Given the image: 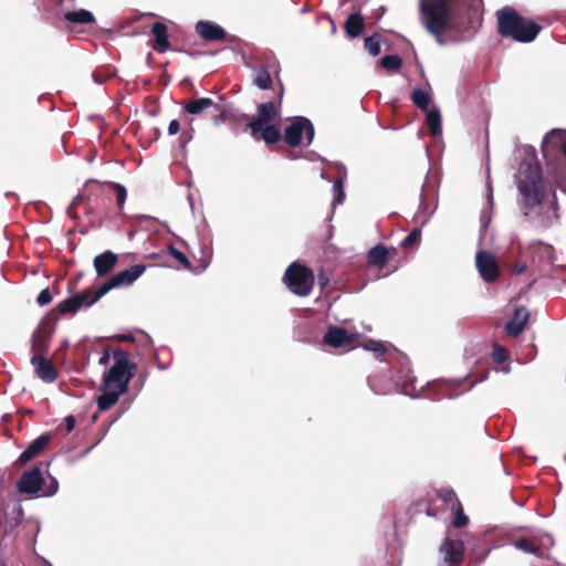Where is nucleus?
<instances>
[{"mask_svg":"<svg viewBox=\"0 0 566 566\" xmlns=\"http://www.w3.org/2000/svg\"><path fill=\"white\" fill-rule=\"evenodd\" d=\"M481 0H420L421 21L440 39L447 29L467 31L473 27Z\"/></svg>","mask_w":566,"mask_h":566,"instance_id":"nucleus-1","label":"nucleus"},{"mask_svg":"<svg viewBox=\"0 0 566 566\" xmlns=\"http://www.w3.org/2000/svg\"><path fill=\"white\" fill-rule=\"evenodd\" d=\"M516 185L522 197L524 214L541 206L546 197V187L539 163L533 155L524 159L516 174Z\"/></svg>","mask_w":566,"mask_h":566,"instance_id":"nucleus-2","label":"nucleus"},{"mask_svg":"<svg viewBox=\"0 0 566 566\" xmlns=\"http://www.w3.org/2000/svg\"><path fill=\"white\" fill-rule=\"evenodd\" d=\"M496 19L499 34L521 43L532 42L542 30L539 24L523 18L514 8L509 6L496 12Z\"/></svg>","mask_w":566,"mask_h":566,"instance_id":"nucleus-3","label":"nucleus"},{"mask_svg":"<svg viewBox=\"0 0 566 566\" xmlns=\"http://www.w3.org/2000/svg\"><path fill=\"white\" fill-rule=\"evenodd\" d=\"M114 364L104 374L102 379L103 388H118L122 391H127L130 380L136 374V364L130 361L129 354L122 349L116 348L112 353Z\"/></svg>","mask_w":566,"mask_h":566,"instance_id":"nucleus-4","label":"nucleus"},{"mask_svg":"<svg viewBox=\"0 0 566 566\" xmlns=\"http://www.w3.org/2000/svg\"><path fill=\"white\" fill-rule=\"evenodd\" d=\"M542 153L556 177H562L563 170L566 169L562 160V157L566 159V132L560 129L548 132L542 143ZM563 190L566 191L564 188Z\"/></svg>","mask_w":566,"mask_h":566,"instance_id":"nucleus-5","label":"nucleus"},{"mask_svg":"<svg viewBox=\"0 0 566 566\" xmlns=\"http://www.w3.org/2000/svg\"><path fill=\"white\" fill-rule=\"evenodd\" d=\"M283 281L293 294L304 297L311 294L315 283V275L310 268L298 262H293L286 269Z\"/></svg>","mask_w":566,"mask_h":566,"instance_id":"nucleus-6","label":"nucleus"},{"mask_svg":"<svg viewBox=\"0 0 566 566\" xmlns=\"http://www.w3.org/2000/svg\"><path fill=\"white\" fill-rule=\"evenodd\" d=\"M314 126L306 117H294L289 126L285 127L283 139L290 147H298L305 137V146H308L314 138Z\"/></svg>","mask_w":566,"mask_h":566,"instance_id":"nucleus-7","label":"nucleus"},{"mask_svg":"<svg viewBox=\"0 0 566 566\" xmlns=\"http://www.w3.org/2000/svg\"><path fill=\"white\" fill-rule=\"evenodd\" d=\"M95 292L93 287L85 289L82 293H77L66 300L60 302L56 307L46 316V318L56 321L59 315L75 314L83 306H92L97 301L95 298Z\"/></svg>","mask_w":566,"mask_h":566,"instance_id":"nucleus-8","label":"nucleus"},{"mask_svg":"<svg viewBox=\"0 0 566 566\" xmlns=\"http://www.w3.org/2000/svg\"><path fill=\"white\" fill-rule=\"evenodd\" d=\"M146 270L144 264H135L113 275L108 281L104 282L95 292L93 301H99L105 294L113 289L128 286L133 284Z\"/></svg>","mask_w":566,"mask_h":566,"instance_id":"nucleus-9","label":"nucleus"},{"mask_svg":"<svg viewBox=\"0 0 566 566\" xmlns=\"http://www.w3.org/2000/svg\"><path fill=\"white\" fill-rule=\"evenodd\" d=\"M358 340V334L349 333L346 328L340 326H328L323 343L332 348L352 347Z\"/></svg>","mask_w":566,"mask_h":566,"instance_id":"nucleus-10","label":"nucleus"},{"mask_svg":"<svg viewBox=\"0 0 566 566\" xmlns=\"http://www.w3.org/2000/svg\"><path fill=\"white\" fill-rule=\"evenodd\" d=\"M475 263L481 277L492 283L500 276V269L495 256L488 251H480L475 255Z\"/></svg>","mask_w":566,"mask_h":566,"instance_id":"nucleus-11","label":"nucleus"},{"mask_svg":"<svg viewBox=\"0 0 566 566\" xmlns=\"http://www.w3.org/2000/svg\"><path fill=\"white\" fill-rule=\"evenodd\" d=\"M397 254L398 250L396 248H387L382 243H378L368 251L367 262L381 272L391 260L396 259Z\"/></svg>","mask_w":566,"mask_h":566,"instance_id":"nucleus-12","label":"nucleus"},{"mask_svg":"<svg viewBox=\"0 0 566 566\" xmlns=\"http://www.w3.org/2000/svg\"><path fill=\"white\" fill-rule=\"evenodd\" d=\"M49 318H43L32 335L31 349L34 355H44L49 350V338L54 327L50 324Z\"/></svg>","mask_w":566,"mask_h":566,"instance_id":"nucleus-13","label":"nucleus"},{"mask_svg":"<svg viewBox=\"0 0 566 566\" xmlns=\"http://www.w3.org/2000/svg\"><path fill=\"white\" fill-rule=\"evenodd\" d=\"M279 115V109L273 102L261 103L256 108V116L245 124V129L260 128V125L271 124Z\"/></svg>","mask_w":566,"mask_h":566,"instance_id":"nucleus-14","label":"nucleus"},{"mask_svg":"<svg viewBox=\"0 0 566 566\" xmlns=\"http://www.w3.org/2000/svg\"><path fill=\"white\" fill-rule=\"evenodd\" d=\"M42 484V473L39 468L34 467L33 469L22 473L18 480L17 488L20 493L34 494L41 490Z\"/></svg>","mask_w":566,"mask_h":566,"instance_id":"nucleus-15","label":"nucleus"},{"mask_svg":"<svg viewBox=\"0 0 566 566\" xmlns=\"http://www.w3.org/2000/svg\"><path fill=\"white\" fill-rule=\"evenodd\" d=\"M443 560L448 566H460L464 556V544L460 539L446 538L441 545Z\"/></svg>","mask_w":566,"mask_h":566,"instance_id":"nucleus-16","label":"nucleus"},{"mask_svg":"<svg viewBox=\"0 0 566 566\" xmlns=\"http://www.w3.org/2000/svg\"><path fill=\"white\" fill-rule=\"evenodd\" d=\"M530 319V312L524 305L516 306L513 316L506 322L504 332L507 336L516 337L525 328Z\"/></svg>","mask_w":566,"mask_h":566,"instance_id":"nucleus-17","label":"nucleus"},{"mask_svg":"<svg viewBox=\"0 0 566 566\" xmlns=\"http://www.w3.org/2000/svg\"><path fill=\"white\" fill-rule=\"evenodd\" d=\"M31 364L34 367L36 376L44 382L51 384L57 379V369L54 367L52 361L45 358L44 356L33 355L31 357Z\"/></svg>","mask_w":566,"mask_h":566,"instance_id":"nucleus-18","label":"nucleus"},{"mask_svg":"<svg viewBox=\"0 0 566 566\" xmlns=\"http://www.w3.org/2000/svg\"><path fill=\"white\" fill-rule=\"evenodd\" d=\"M195 30L198 33V35L205 41H220L226 40L227 38L226 30L219 24L211 21H198L195 25Z\"/></svg>","mask_w":566,"mask_h":566,"instance_id":"nucleus-19","label":"nucleus"},{"mask_svg":"<svg viewBox=\"0 0 566 566\" xmlns=\"http://www.w3.org/2000/svg\"><path fill=\"white\" fill-rule=\"evenodd\" d=\"M150 34L153 36L151 46L157 53H165L170 49L168 28L165 23L156 21L151 25Z\"/></svg>","mask_w":566,"mask_h":566,"instance_id":"nucleus-20","label":"nucleus"},{"mask_svg":"<svg viewBox=\"0 0 566 566\" xmlns=\"http://www.w3.org/2000/svg\"><path fill=\"white\" fill-rule=\"evenodd\" d=\"M52 440L51 433H44L33 440L30 446L20 454L18 462L25 464L45 450Z\"/></svg>","mask_w":566,"mask_h":566,"instance_id":"nucleus-21","label":"nucleus"},{"mask_svg":"<svg viewBox=\"0 0 566 566\" xmlns=\"http://www.w3.org/2000/svg\"><path fill=\"white\" fill-rule=\"evenodd\" d=\"M118 262V255L112 251H105L97 254L93 260V265L97 276H105L113 271Z\"/></svg>","mask_w":566,"mask_h":566,"instance_id":"nucleus-22","label":"nucleus"},{"mask_svg":"<svg viewBox=\"0 0 566 566\" xmlns=\"http://www.w3.org/2000/svg\"><path fill=\"white\" fill-rule=\"evenodd\" d=\"M255 140H264L268 145H273L279 143L282 139V135L280 129L273 125H260V128L258 130L248 129Z\"/></svg>","mask_w":566,"mask_h":566,"instance_id":"nucleus-23","label":"nucleus"},{"mask_svg":"<svg viewBox=\"0 0 566 566\" xmlns=\"http://www.w3.org/2000/svg\"><path fill=\"white\" fill-rule=\"evenodd\" d=\"M365 29V19L360 13H352L344 23V31L349 39L358 38Z\"/></svg>","mask_w":566,"mask_h":566,"instance_id":"nucleus-24","label":"nucleus"},{"mask_svg":"<svg viewBox=\"0 0 566 566\" xmlns=\"http://www.w3.org/2000/svg\"><path fill=\"white\" fill-rule=\"evenodd\" d=\"M103 394L97 398V407L101 411L108 410L112 408L117 401L119 396L126 394L127 391H122L118 388H103Z\"/></svg>","mask_w":566,"mask_h":566,"instance_id":"nucleus-25","label":"nucleus"},{"mask_svg":"<svg viewBox=\"0 0 566 566\" xmlns=\"http://www.w3.org/2000/svg\"><path fill=\"white\" fill-rule=\"evenodd\" d=\"M209 108H217V104L208 97L188 101L184 106L185 112L190 115H199Z\"/></svg>","mask_w":566,"mask_h":566,"instance_id":"nucleus-26","label":"nucleus"},{"mask_svg":"<svg viewBox=\"0 0 566 566\" xmlns=\"http://www.w3.org/2000/svg\"><path fill=\"white\" fill-rule=\"evenodd\" d=\"M467 390H469V388L465 386L464 380L443 381L440 384V391L442 394V397L444 398H455L465 392Z\"/></svg>","mask_w":566,"mask_h":566,"instance_id":"nucleus-27","label":"nucleus"},{"mask_svg":"<svg viewBox=\"0 0 566 566\" xmlns=\"http://www.w3.org/2000/svg\"><path fill=\"white\" fill-rule=\"evenodd\" d=\"M64 19L73 24H90L95 21V18L92 14V12L85 9L69 11L64 14Z\"/></svg>","mask_w":566,"mask_h":566,"instance_id":"nucleus-28","label":"nucleus"},{"mask_svg":"<svg viewBox=\"0 0 566 566\" xmlns=\"http://www.w3.org/2000/svg\"><path fill=\"white\" fill-rule=\"evenodd\" d=\"M426 125L428 126L430 134L433 137H437L441 134L442 126H441V114H440L439 109L433 108V109H430L427 112Z\"/></svg>","mask_w":566,"mask_h":566,"instance_id":"nucleus-29","label":"nucleus"},{"mask_svg":"<svg viewBox=\"0 0 566 566\" xmlns=\"http://www.w3.org/2000/svg\"><path fill=\"white\" fill-rule=\"evenodd\" d=\"M451 512L453 515L452 525L455 528H463L469 524V517L465 515L462 503L457 501L451 505Z\"/></svg>","mask_w":566,"mask_h":566,"instance_id":"nucleus-30","label":"nucleus"},{"mask_svg":"<svg viewBox=\"0 0 566 566\" xmlns=\"http://www.w3.org/2000/svg\"><path fill=\"white\" fill-rule=\"evenodd\" d=\"M381 34L374 32L371 35L365 38L364 46L371 56H377L381 52Z\"/></svg>","mask_w":566,"mask_h":566,"instance_id":"nucleus-31","label":"nucleus"},{"mask_svg":"<svg viewBox=\"0 0 566 566\" xmlns=\"http://www.w3.org/2000/svg\"><path fill=\"white\" fill-rule=\"evenodd\" d=\"M253 83L261 90L272 88L273 81L266 66H262L256 71Z\"/></svg>","mask_w":566,"mask_h":566,"instance_id":"nucleus-32","label":"nucleus"},{"mask_svg":"<svg viewBox=\"0 0 566 566\" xmlns=\"http://www.w3.org/2000/svg\"><path fill=\"white\" fill-rule=\"evenodd\" d=\"M378 65L387 72H397L402 66V59L397 55H385L378 62Z\"/></svg>","mask_w":566,"mask_h":566,"instance_id":"nucleus-33","label":"nucleus"},{"mask_svg":"<svg viewBox=\"0 0 566 566\" xmlns=\"http://www.w3.org/2000/svg\"><path fill=\"white\" fill-rule=\"evenodd\" d=\"M411 101L421 111H428L430 105V95L421 88H416L411 93Z\"/></svg>","mask_w":566,"mask_h":566,"instance_id":"nucleus-34","label":"nucleus"},{"mask_svg":"<svg viewBox=\"0 0 566 566\" xmlns=\"http://www.w3.org/2000/svg\"><path fill=\"white\" fill-rule=\"evenodd\" d=\"M212 122L214 125H220L226 122L235 120V115L230 111L222 108L217 104V108H212Z\"/></svg>","mask_w":566,"mask_h":566,"instance_id":"nucleus-35","label":"nucleus"},{"mask_svg":"<svg viewBox=\"0 0 566 566\" xmlns=\"http://www.w3.org/2000/svg\"><path fill=\"white\" fill-rule=\"evenodd\" d=\"M114 74H115L114 69H112L109 66H102V67H97L93 72L92 77L96 84H104L106 81L112 78L114 76Z\"/></svg>","mask_w":566,"mask_h":566,"instance_id":"nucleus-36","label":"nucleus"},{"mask_svg":"<svg viewBox=\"0 0 566 566\" xmlns=\"http://www.w3.org/2000/svg\"><path fill=\"white\" fill-rule=\"evenodd\" d=\"M421 239V230L420 228H413L408 235L402 240L401 248L408 250L412 247L419 244Z\"/></svg>","mask_w":566,"mask_h":566,"instance_id":"nucleus-37","label":"nucleus"},{"mask_svg":"<svg viewBox=\"0 0 566 566\" xmlns=\"http://www.w3.org/2000/svg\"><path fill=\"white\" fill-rule=\"evenodd\" d=\"M169 254L186 270H191L192 265L185 253L176 249L174 245H168Z\"/></svg>","mask_w":566,"mask_h":566,"instance_id":"nucleus-38","label":"nucleus"},{"mask_svg":"<svg viewBox=\"0 0 566 566\" xmlns=\"http://www.w3.org/2000/svg\"><path fill=\"white\" fill-rule=\"evenodd\" d=\"M437 496L444 503V504H453L457 501H460L457 496V493L452 488H441L437 491Z\"/></svg>","mask_w":566,"mask_h":566,"instance_id":"nucleus-39","label":"nucleus"},{"mask_svg":"<svg viewBox=\"0 0 566 566\" xmlns=\"http://www.w3.org/2000/svg\"><path fill=\"white\" fill-rule=\"evenodd\" d=\"M333 192H334L333 203L342 205L346 197L343 178L335 179L334 185H333Z\"/></svg>","mask_w":566,"mask_h":566,"instance_id":"nucleus-40","label":"nucleus"},{"mask_svg":"<svg viewBox=\"0 0 566 566\" xmlns=\"http://www.w3.org/2000/svg\"><path fill=\"white\" fill-rule=\"evenodd\" d=\"M514 546L525 553L537 554L539 548L533 543V541L522 537L514 542Z\"/></svg>","mask_w":566,"mask_h":566,"instance_id":"nucleus-41","label":"nucleus"},{"mask_svg":"<svg viewBox=\"0 0 566 566\" xmlns=\"http://www.w3.org/2000/svg\"><path fill=\"white\" fill-rule=\"evenodd\" d=\"M361 347L366 350L374 352L377 356L382 355L386 352V347L382 343L374 339H366L361 343Z\"/></svg>","mask_w":566,"mask_h":566,"instance_id":"nucleus-42","label":"nucleus"},{"mask_svg":"<svg viewBox=\"0 0 566 566\" xmlns=\"http://www.w3.org/2000/svg\"><path fill=\"white\" fill-rule=\"evenodd\" d=\"M509 353L505 347L497 344L493 345L492 358L496 364H503L506 361Z\"/></svg>","mask_w":566,"mask_h":566,"instance_id":"nucleus-43","label":"nucleus"},{"mask_svg":"<svg viewBox=\"0 0 566 566\" xmlns=\"http://www.w3.org/2000/svg\"><path fill=\"white\" fill-rule=\"evenodd\" d=\"M114 189L116 191L117 205H118L119 209H122V207L126 200V196H127L126 189L124 186H122L119 184H115Z\"/></svg>","mask_w":566,"mask_h":566,"instance_id":"nucleus-44","label":"nucleus"},{"mask_svg":"<svg viewBox=\"0 0 566 566\" xmlns=\"http://www.w3.org/2000/svg\"><path fill=\"white\" fill-rule=\"evenodd\" d=\"M52 294L49 289H44L40 292V294L36 297V303L40 306H45L52 302Z\"/></svg>","mask_w":566,"mask_h":566,"instance_id":"nucleus-45","label":"nucleus"},{"mask_svg":"<svg viewBox=\"0 0 566 566\" xmlns=\"http://www.w3.org/2000/svg\"><path fill=\"white\" fill-rule=\"evenodd\" d=\"M509 268H510L511 272L515 275H521V274L525 273L527 270V265L522 262H516V263L510 264Z\"/></svg>","mask_w":566,"mask_h":566,"instance_id":"nucleus-46","label":"nucleus"},{"mask_svg":"<svg viewBox=\"0 0 566 566\" xmlns=\"http://www.w3.org/2000/svg\"><path fill=\"white\" fill-rule=\"evenodd\" d=\"M317 281H318V284H319L322 290H324L328 285L329 277H328L327 273L324 270H321L317 273Z\"/></svg>","mask_w":566,"mask_h":566,"instance_id":"nucleus-47","label":"nucleus"},{"mask_svg":"<svg viewBox=\"0 0 566 566\" xmlns=\"http://www.w3.org/2000/svg\"><path fill=\"white\" fill-rule=\"evenodd\" d=\"M109 358H111L109 348L105 347L103 349L102 356L99 357L98 364L103 365V366H106L108 364V361H109Z\"/></svg>","mask_w":566,"mask_h":566,"instance_id":"nucleus-48","label":"nucleus"},{"mask_svg":"<svg viewBox=\"0 0 566 566\" xmlns=\"http://www.w3.org/2000/svg\"><path fill=\"white\" fill-rule=\"evenodd\" d=\"M180 125L177 119L170 120L168 125V134L169 135H176L179 132Z\"/></svg>","mask_w":566,"mask_h":566,"instance_id":"nucleus-49","label":"nucleus"},{"mask_svg":"<svg viewBox=\"0 0 566 566\" xmlns=\"http://www.w3.org/2000/svg\"><path fill=\"white\" fill-rule=\"evenodd\" d=\"M64 422H65L66 431L71 432L74 429V427H75V419H74V417L73 416H67L64 419Z\"/></svg>","mask_w":566,"mask_h":566,"instance_id":"nucleus-50","label":"nucleus"},{"mask_svg":"<svg viewBox=\"0 0 566 566\" xmlns=\"http://www.w3.org/2000/svg\"><path fill=\"white\" fill-rule=\"evenodd\" d=\"M114 338L118 342H134L135 340V338L132 334H120V335L114 336Z\"/></svg>","mask_w":566,"mask_h":566,"instance_id":"nucleus-51","label":"nucleus"},{"mask_svg":"<svg viewBox=\"0 0 566 566\" xmlns=\"http://www.w3.org/2000/svg\"><path fill=\"white\" fill-rule=\"evenodd\" d=\"M191 139V135L187 132H182L180 137H179V142H180V145L182 147H185V145Z\"/></svg>","mask_w":566,"mask_h":566,"instance_id":"nucleus-52","label":"nucleus"},{"mask_svg":"<svg viewBox=\"0 0 566 566\" xmlns=\"http://www.w3.org/2000/svg\"><path fill=\"white\" fill-rule=\"evenodd\" d=\"M56 491H57V482H56V480H53L52 484L50 485V488L46 492V495H53V494H55Z\"/></svg>","mask_w":566,"mask_h":566,"instance_id":"nucleus-53","label":"nucleus"},{"mask_svg":"<svg viewBox=\"0 0 566 566\" xmlns=\"http://www.w3.org/2000/svg\"><path fill=\"white\" fill-rule=\"evenodd\" d=\"M552 209L554 210V216L555 218H558V214H557V209H558V205H557V200H556V193L555 191H553V200H552Z\"/></svg>","mask_w":566,"mask_h":566,"instance_id":"nucleus-54","label":"nucleus"},{"mask_svg":"<svg viewBox=\"0 0 566 566\" xmlns=\"http://www.w3.org/2000/svg\"><path fill=\"white\" fill-rule=\"evenodd\" d=\"M396 269H397V265H392V266H391V269H388V270L386 271L385 275H387V274H389V273L394 272Z\"/></svg>","mask_w":566,"mask_h":566,"instance_id":"nucleus-55","label":"nucleus"},{"mask_svg":"<svg viewBox=\"0 0 566 566\" xmlns=\"http://www.w3.org/2000/svg\"><path fill=\"white\" fill-rule=\"evenodd\" d=\"M240 117H241L242 119H248V116H247V115H244V114L240 115Z\"/></svg>","mask_w":566,"mask_h":566,"instance_id":"nucleus-56","label":"nucleus"},{"mask_svg":"<svg viewBox=\"0 0 566 566\" xmlns=\"http://www.w3.org/2000/svg\"><path fill=\"white\" fill-rule=\"evenodd\" d=\"M427 515H429V516H434V514H433V513H431L430 511H428V512H427Z\"/></svg>","mask_w":566,"mask_h":566,"instance_id":"nucleus-57","label":"nucleus"},{"mask_svg":"<svg viewBox=\"0 0 566 566\" xmlns=\"http://www.w3.org/2000/svg\"><path fill=\"white\" fill-rule=\"evenodd\" d=\"M77 200H78V198H77V197H76V198H74V200H73V205H75V203L77 202Z\"/></svg>","mask_w":566,"mask_h":566,"instance_id":"nucleus-58","label":"nucleus"},{"mask_svg":"<svg viewBox=\"0 0 566 566\" xmlns=\"http://www.w3.org/2000/svg\"><path fill=\"white\" fill-rule=\"evenodd\" d=\"M1 566H8L7 564H2Z\"/></svg>","mask_w":566,"mask_h":566,"instance_id":"nucleus-59","label":"nucleus"}]
</instances>
